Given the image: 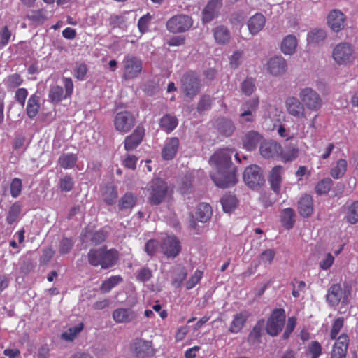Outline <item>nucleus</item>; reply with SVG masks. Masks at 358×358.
I'll return each mask as SVG.
<instances>
[{"mask_svg":"<svg viewBox=\"0 0 358 358\" xmlns=\"http://www.w3.org/2000/svg\"><path fill=\"white\" fill-rule=\"evenodd\" d=\"M233 153L234 150L230 148L220 149L209 159L212 168L210 178L218 187L227 188L237 182L235 168L231 162Z\"/></svg>","mask_w":358,"mask_h":358,"instance_id":"obj_1","label":"nucleus"},{"mask_svg":"<svg viewBox=\"0 0 358 358\" xmlns=\"http://www.w3.org/2000/svg\"><path fill=\"white\" fill-rule=\"evenodd\" d=\"M118 257V252L116 250H107L106 247L91 249L87 254L89 263L93 266H101L103 269L113 266Z\"/></svg>","mask_w":358,"mask_h":358,"instance_id":"obj_2","label":"nucleus"},{"mask_svg":"<svg viewBox=\"0 0 358 358\" xmlns=\"http://www.w3.org/2000/svg\"><path fill=\"white\" fill-rule=\"evenodd\" d=\"M121 70V77L124 80H134L142 72L143 61L135 55L127 54L122 61Z\"/></svg>","mask_w":358,"mask_h":358,"instance_id":"obj_3","label":"nucleus"},{"mask_svg":"<svg viewBox=\"0 0 358 358\" xmlns=\"http://www.w3.org/2000/svg\"><path fill=\"white\" fill-rule=\"evenodd\" d=\"M331 56L335 63L339 66H348L356 59L354 47L348 42L336 44L332 50Z\"/></svg>","mask_w":358,"mask_h":358,"instance_id":"obj_4","label":"nucleus"},{"mask_svg":"<svg viewBox=\"0 0 358 358\" xmlns=\"http://www.w3.org/2000/svg\"><path fill=\"white\" fill-rule=\"evenodd\" d=\"M148 192L150 203L158 205L164 201L168 192V187L165 181L157 178L149 182Z\"/></svg>","mask_w":358,"mask_h":358,"instance_id":"obj_5","label":"nucleus"},{"mask_svg":"<svg viewBox=\"0 0 358 358\" xmlns=\"http://www.w3.org/2000/svg\"><path fill=\"white\" fill-rule=\"evenodd\" d=\"M299 96L306 108L310 111H317L322 106V98L312 87H306L301 88L299 91Z\"/></svg>","mask_w":358,"mask_h":358,"instance_id":"obj_6","label":"nucleus"},{"mask_svg":"<svg viewBox=\"0 0 358 358\" xmlns=\"http://www.w3.org/2000/svg\"><path fill=\"white\" fill-rule=\"evenodd\" d=\"M62 83L65 90L59 85L52 86L49 92L48 97L50 101L53 103H58L64 99H66L73 94V83L71 78L64 77Z\"/></svg>","mask_w":358,"mask_h":358,"instance_id":"obj_7","label":"nucleus"},{"mask_svg":"<svg viewBox=\"0 0 358 358\" xmlns=\"http://www.w3.org/2000/svg\"><path fill=\"white\" fill-rule=\"evenodd\" d=\"M182 89L185 95L192 98L200 91L201 83L198 76L193 71L187 72L181 79Z\"/></svg>","mask_w":358,"mask_h":358,"instance_id":"obj_8","label":"nucleus"},{"mask_svg":"<svg viewBox=\"0 0 358 358\" xmlns=\"http://www.w3.org/2000/svg\"><path fill=\"white\" fill-rule=\"evenodd\" d=\"M285 310L275 309L267 321V333L272 336H277L285 325Z\"/></svg>","mask_w":358,"mask_h":358,"instance_id":"obj_9","label":"nucleus"},{"mask_svg":"<svg viewBox=\"0 0 358 358\" xmlns=\"http://www.w3.org/2000/svg\"><path fill=\"white\" fill-rule=\"evenodd\" d=\"M192 24L191 17L187 15H178L167 21L166 28L172 33H182L189 30Z\"/></svg>","mask_w":358,"mask_h":358,"instance_id":"obj_10","label":"nucleus"},{"mask_svg":"<svg viewBox=\"0 0 358 358\" xmlns=\"http://www.w3.org/2000/svg\"><path fill=\"white\" fill-rule=\"evenodd\" d=\"M160 248L166 257L175 258L181 251V245L176 236L166 235L162 238Z\"/></svg>","mask_w":358,"mask_h":358,"instance_id":"obj_11","label":"nucleus"},{"mask_svg":"<svg viewBox=\"0 0 358 358\" xmlns=\"http://www.w3.org/2000/svg\"><path fill=\"white\" fill-rule=\"evenodd\" d=\"M285 108L287 113L296 119L304 122L307 120L306 107L295 96H289L285 100Z\"/></svg>","mask_w":358,"mask_h":358,"instance_id":"obj_12","label":"nucleus"},{"mask_svg":"<svg viewBox=\"0 0 358 358\" xmlns=\"http://www.w3.org/2000/svg\"><path fill=\"white\" fill-rule=\"evenodd\" d=\"M135 119L133 115L128 111L117 113L114 118V126L121 134L128 133L134 126Z\"/></svg>","mask_w":358,"mask_h":358,"instance_id":"obj_13","label":"nucleus"},{"mask_svg":"<svg viewBox=\"0 0 358 358\" xmlns=\"http://www.w3.org/2000/svg\"><path fill=\"white\" fill-rule=\"evenodd\" d=\"M266 69L273 76H281L287 72V61L282 56L271 57L266 63Z\"/></svg>","mask_w":358,"mask_h":358,"instance_id":"obj_14","label":"nucleus"},{"mask_svg":"<svg viewBox=\"0 0 358 358\" xmlns=\"http://www.w3.org/2000/svg\"><path fill=\"white\" fill-rule=\"evenodd\" d=\"M259 104L258 97H254L245 102L241 106L240 117L245 122H252L255 120V112Z\"/></svg>","mask_w":358,"mask_h":358,"instance_id":"obj_15","label":"nucleus"},{"mask_svg":"<svg viewBox=\"0 0 358 358\" xmlns=\"http://www.w3.org/2000/svg\"><path fill=\"white\" fill-rule=\"evenodd\" d=\"M243 180L245 184L254 189L262 182L261 169L257 165H251L247 167L243 173Z\"/></svg>","mask_w":358,"mask_h":358,"instance_id":"obj_16","label":"nucleus"},{"mask_svg":"<svg viewBox=\"0 0 358 358\" xmlns=\"http://www.w3.org/2000/svg\"><path fill=\"white\" fill-rule=\"evenodd\" d=\"M349 345V338L347 334H342L333 345L330 358H346Z\"/></svg>","mask_w":358,"mask_h":358,"instance_id":"obj_17","label":"nucleus"},{"mask_svg":"<svg viewBox=\"0 0 358 358\" xmlns=\"http://www.w3.org/2000/svg\"><path fill=\"white\" fill-rule=\"evenodd\" d=\"M284 172L283 166L278 165L274 166L269 173L268 182L271 188L276 194H279L280 192Z\"/></svg>","mask_w":358,"mask_h":358,"instance_id":"obj_18","label":"nucleus"},{"mask_svg":"<svg viewBox=\"0 0 358 358\" xmlns=\"http://www.w3.org/2000/svg\"><path fill=\"white\" fill-rule=\"evenodd\" d=\"M132 349L139 357L153 355L155 353L152 342L142 338L136 339L132 344Z\"/></svg>","mask_w":358,"mask_h":358,"instance_id":"obj_19","label":"nucleus"},{"mask_svg":"<svg viewBox=\"0 0 358 358\" xmlns=\"http://www.w3.org/2000/svg\"><path fill=\"white\" fill-rule=\"evenodd\" d=\"M345 16L338 10H333L327 16V24L335 32H338L345 27Z\"/></svg>","mask_w":358,"mask_h":358,"instance_id":"obj_20","label":"nucleus"},{"mask_svg":"<svg viewBox=\"0 0 358 358\" xmlns=\"http://www.w3.org/2000/svg\"><path fill=\"white\" fill-rule=\"evenodd\" d=\"M180 145L179 139L176 137L168 138L164 142L162 150V157L165 160H171L176 156Z\"/></svg>","mask_w":358,"mask_h":358,"instance_id":"obj_21","label":"nucleus"},{"mask_svg":"<svg viewBox=\"0 0 358 358\" xmlns=\"http://www.w3.org/2000/svg\"><path fill=\"white\" fill-rule=\"evenodd\" d=\"M145 135V129L141 127H137L133 133L124 140V148L127 151H131L136 148L141 143Z\"/></svg>","mask_w":358,"mask_h":358,"instance_id":"obj_22","label":"nucleus"},{"mask_svg":"<svg viewBox=\"0 0 358 358\" xmlns=\"http://www.w3.org/2000/svg\"><path fill=\"white\" fill-rule=\"evenodd\" d=\"M221 6V0H210L203 10V22L204 23H208L213 20L217 15Z\"/></svg>","mask_w":358,"mask_h":358,"instance_id":"obj_23","label":"nucleus"},{"mask_svg":"<svg viewBox=\"0 0 358 358\" xmlns=\"http://www.w3.org/2000/svg\"><path fill=\"white\" fill-rule=\"evenodd\" d=\"M282 151V147L280 144L274 141L262 143L259 148L261 155L264 158H273L280 154Z\"/></svg>","mask_w":358,"mask_h":358,"instance_id":"obj_24","label":"nucleus"},{"mask_svg":"<svg viewBox=\"0 0 358 358\" xmlns=\"http://www.w3.org/2000/svg\"><path fill=\"white\" fill-rule=\"evenodd\" d=\"M298 211L301 216L310 217L313 213V201L311 196L303 195L298 201Z\"/></svg>","mask_w":358,"mask_h":358,"instance_id":"obj_25","label":"nucleus"},{"mask_svg":"<svg viewBox=\"0 0 358 358\" xmlns=\"http://www.w3.org/2000/svg\"><path fill=\"white\" fill-rule=\"evenodd\" d=\"M136 317V313L129 308H120L113 313V318L116 323H129Z\"/></svg>","mask_w":358,"mask_h":358,"instance_id":"obj_26","label":"nucleus"},{"mask_svg":"<svg viewBox=\"0 0 358 358\" xmlns=\"http://www.w3.org/2000/svg\"><path fill=\"white\" fill-rule=\"evenodd\" d=\"M266 24V18L262 13H256L248 21V27L252 35L258 34L263 29Z\"/></svg>","mask_w":358,"mask_h":358,"instance_id":"obj_27","label":"nucleus"},{"mask_svg":"<svg viewBox=\"0 0 358 358\" xmlns=\"http://www.w3.org/2000/svg\"><path fill=\"white\" fill-rule=\"evenodd\" d=\"M249 314L246 311H242L234 315L229 331L232 334L240 332L243 328Z\"/></svg>","mask_w":358,"mask_h":358,"instance_id":"obj_28","label":"nucleus"},{"mask_svg":"<svg viewBox=\"0 0 358 358\" xmlns=\"http://www.w3.org/2000/svg\"><path fill=\"white\" fill-rule=\"evenodd\" d=\"M261 139L262 136L258 132L250 131L242 139L243 148L248 151L253 150L259 143Z\"/></svg>","mask_w":358,"mask_h":358,"instance_id":"obj_29","label":"nucleus"},{"mask_svg":"<svg viewBox=\"0 0 358 358\" xmlns=\"http://www.w3.org/2000/svg\"><path fill=\"white\" fill-rule=\"evenodd\" d=\"M298 45V40L294 35L289 34L286 36L281 42V51L285 55H293Z\"/></svg>","mask_w":358,"mask_h":358,"instance_id":"obj_30","label":"nucleus"},{"mask_svg":"<svg viewBox=\"0 0 358 358\" xmlns=\"http://www.w3.org/2000/svg\"><path fill=\"white\" fill-rule=\"evenodd\" d=\"M343 294L341 286L338 284H334L328 289L327 294V301L331 306H336L341 301Z\"/></svg>","mask_w":358,"mask_h":358,"instance_id":"obj_31","label":"nucleus"},{"mask_svg":"<svg viewBox=\"0 0 358 358\" xmlns=\"http://www.w3.org/2000/svg\"><path fill=\"white\" fill-rule=\"evenodd\" d=\"M345 218L350 224H355L358 222V201L350 203H346L343 206Z\"/></svg>","mask_w":358,"mask_h":358,"instance_id":"obj_32","label":"nucleus"},{"mask_svg":"<svg viewBox=\"0 0 358 358\" xmlns=\"http://www.w3.org/2000/svg\"><path fill=\"white\" fill-rule=\"evenodd\" d=\"M213 36L216 43L220 45L228 43L231 38L229 30L223 25H220L213 29Z\"/></svg>","mask_w":358,"mask_h":358,"instance_id":"obj_33","label":"nucleus"},{"mask_svg":"<svg viewBox=\"0 0 358 358\" xmlns=\"http://www.w3.org/2000/svg\"><path fill=\"white\" fill-rule=\"evenodd\" d=\"M295 212L292 208L283 209L280 215V221L283 227L286 229H292L295 223Z\"/></svg>","mask_w":358,"mask_h":358,"instance_id":"obj_34","label":"nucleus"},{"mask_svg":"<svg viewBox=\"0 0 358 358\" xmlns=\"http://www.w3.org/2000/svg\"><path fill=\"white\" fill-rule=\"evenodd\" d=\"M136 197L131 192L124 194L118 202V208L121 211H130L135 206Z\"/></svg>","mask_w":358,"mask_h":358,"instance_id":"obj_35","label":"nucleus"},{"mask_svg":"<svg viewBox=\"0 0 358 358\" xmlns=\"http://www.w3.org/2000/svg\"><path fill=\"white\" fill-rule=\"evenodd\" d=\"M78 161L76 154L64 153L58 159V164L64 169H73Z\"/></svg>","mask_w":358,"mask_h":358,"instance_id":"obj_36","label":"nucleus"},{"mask_svg":"<svg viewBox=\"0 0 358 358\" xmlns=\"http://www.w3.org/2000/svg\"><path fill=\"white\" fill-rule=\"evenodd\" d=\"M40 99L36 94L31 95L27 106V114L29 118L35 117L39 110Z\"/></svg>","mask_w":358,"mask_h":358,"instance_id":"obj_37","label":"nucleus"},{"mask_svg":"<svg viewBox=\"0 0 358 358\" xmlns=\"http://www.w3.org/2000/svg\"><path fill=\"white\" fill-rule=\"evenodd\" d=\"M212 215L211 206L206 203H200L196 213V220L201 222H206Z\"/></svg>","mask_w":358,"mask_h":358,"instance_id":"obj_38","label":"nucleus"},{"mask_svg":"<svg viewBox=\"0 0 358 358\" xmlns=\"http://www.w3.org/2000/svg\"><path fill=\"white\" fill-rule=\"evenodd\" d=\"M347 161L344 159H340L336 162L335 165L331 168L330 171V174L334 179H339L345 175L347 171Z\"/></svg>","mask_w":358,"mask_h":358,"instance_id":"obj_39","label":"nucleus"},{"mask_svg":"<svg viewBox=\"0 0 358 358\" xmlns=\"http://www.w3.org/2000/svg\"><path fill=\"white\" fill-rule=\"evenodd\" d=\"M123 281V278L120 275H113L109 278L103 281L100 290L102 293H108L113 288Z\"/></svg>","mask_w":358,"mask_h":358,"instance_id":"obj_40","label":"nucleus"},{"mask_svg":"<svg viewBox=\"0 0 358 358\" xmlns=\"http://www.w3.org/2000/svg\"><path fill=\"white\" fill-rule=\"evenodd\" d=\"M84 325L82 322L69 327L61 334V338L66 341H73L83 329Z\"/></svg>","mask_w":358,"mask_h":358,"instance_id":"obj_41","label":"nucleus"},{"mask_svg":"<svg viewBox=\"0 0 358 358\" xmlns=\"http://www.w3.org/2000/svg\"><path fill=\"white\" fill-rule=\"evenodd\" d=\"M159 124L162 129L170 133L177 127L178 120L176 117L166 115L162 117Z\"/></svg>","mask_w":358,"mask_h":358,"instance_id":"obj_42","label":"nucleus"},{"mask_svg":"<svg viewBox=\"0 0 358 358\" xmlns=\"http://www.w3.org/2000/svg\"><path fill=\"white\" fill-rule=\"evenodd\" d=\"M223 210L230 213L234 211L238 205V200L234 195H224L221 199Z\"/></svg>","mask_w":358,"mask_h":358,"instance_id":"obj_43","label":"nucleus"},{"mask_svg":"<svg viewBox=\"0 0 358 358\" xmlns=\"http://www.w3.org/2000/svg\"><path fill=\"white\" fill-rule=\"evenodd\" d=\"M275 252L273 249H266L262 251L258 257L259 264H263L264 266L271 265L275 258Z\"/></svg>","mask_w":358,"mask_h":358,"instance_id":"obj_44","label":"nucleus"},{"mask_svg":"<svg viewBox=\"0 0 358 358\" xmlns=\"http://www.w3.org/2000/svg\"><path fill=\"white\" fill-rule=\"evenodd\" d=\"M103 200L108 205H112L115 203L117 198V191L113 185L106 186L103 194Z\"/></svg>","mask_w":358,"mask_h":358,"instance_id":"obj_45","label":"nucleus"},{"mask_svg":"<svg viewBox=\"0 0 358 358\" xmlns=\"http://www.w3.org/2000/svg\"><path fill=\"white\" fill-rule=\"evenodd\" d=\"M326 38V32L323 29H314L308 33V43H319Z\"/></svg>","mask_w":358,"mask_h":358,"instance_id":"obj_46","label":"nucleus"},{"mask_svg":"<svg viewBox=\"0 0 358 358\" xmlns=\"http://www.w3.org/2000/svg\"><path fill=\"white\" fill-rule=\"evenodd\" d=\"M22 206L19 203L15 202L13 204H12V206L9 208L8 215L6 217L7 222L9 224H13V222H15L17 220L20 214Z\"/></svg>","mask_w":358,"mask_h":358,"instance_id":"obj_47","label":"nucleus"},{"mask_svg":"<svg viewBox=\"0 0 358 358\" xmlns=\"http://www.w3.org/2000/svg\"><path fill=\"white\" fill-rule=\"evenodd\" d=\"M322 346L317 341H312L308 346L306 357L310 358H319L322 355Z\"/></svg>","mask_w":358,"mask_h":358,"instance_id":"obj_48","label":"nucleus"},{"mask_svg":"<svg viewBox=\"0 0 358 358\" xmlns=\"http://www.w3.org/2000/svg\"><path fill=\"white\" fill-rule=\"evenodd\" d=\"M27 17L36 24H41L47 19L45 12L43 10H32L27 14Z\"/></svg>","mask_w":358,"mask_h":358,"instance_id":"obj_49","label":"nucleus"},{"mask_svg":"<svg viewBox=\"0 0 358 358\" xmlns=\"http://www.w3.org/2000/svg\"><path fill=\"white\" fill-rule=\"evenodd\" d=\"M335 256L331 252L324 253L320 258L319 267L320 269L327 271L334 264Z\"/></svg>","mask_w":358,"mask_h":358,"instance_id":"obj_50","label":"nucleus"},{"mask_svg":"<svg viewBox=\"0 0 358 358\" xmlns=\"http://www.w3.org/2000/svg\"><path fill=\"white\" fill-rule=\"evenodd\" d=\"M332 186V180L331 178H324L320 181L315 186V192L321 195L329 192Z\"/></svg>","mask_w":358,"mask_h":358,"instance_id":"obj_51","label":"nucleus"},{"mask_svg":"<svg viewBox=\"0 0 358 358\" xmlns=\"http://www.w3.org/2000/svg\"><path fill=\"white\" fill-rule=\"evenodd\" d=\"M219 130L220 133L226 136H231L234 131V126L231 120H222L219 123Z\"/></svg>","mask_w":358,"mask_h":358,"instance_id":"obj_52","label":"nucleus"},{"mask_svg":"<svg viewBox=\"0 0 358 358\" xmlns=\"http://www.w3.org/2000/svg\"><path fill=\"white\" fill-rule=\"evenodd\" d=\"M22 182L18 178H15L12 180L10 185V192L12 197H18L22 192Z\"/></svg>","mask_w":358,"mask_h":358,"instance_id":"obj_53","label":"nucleus"},{"mask_svg":"<svg viewBox=\"0 0 358 358\" xmlns=\"http://www.w3.org/2000/svg\"><path fill=\"white\" fill-rule=\"evenodd\" d=\"M255 81L252 78H247L241 84V90L243 94L246 96L251 95L255 90Z\"/></svg>","mask_w":358,"mask_h":358,"instance_id":"obj_54","label":"nucleus"},{"mask_svg":"<svg viewBox=\"0 0 358 358\" xmlns=\"http://www.w3.org/2000/svg\"><path fill=\"white\" fill-rule=\"evenodd\" d=\"M282 161L287 162L296 159L299 155V149L296 147H292L287 150L280 152Z\"/></svg>","mask_w":358,"mask_h":358,"instance_id":"obj_55","label":"nucleus"},{"mask_svg":"<svg viewBox=\"0 0 358 358\" xmlns=\"http://www.w3.org/2000/svg\"><path fill=\"white\" fill-rule=\"evenodd\" d=\"M88 68L87 64L85 63H78L76 64L74 71L73 75L76 78L79 80H83L85 78V76L87 73Z\"/></svg>","mask_w":358,"mask_h":358,"instance_id":"obj_56","label":"nucleus"},{"mask_svg":"<svg viewBox=\"0 0 358 358\" xmlns=\"http://www.w3.org/2000/svg\"><path fill=\"white\" fill-rule=\"evenodd\" d=\"M152 18V15L149 13H147L146 15H144L140 17L138 22V28L141 34H144L148 31V27Z\"/></svg>","mask_w":358,"mask_h":358,"instance_id":"obj_57","label":"nucleus"},{"mask_svg":"<svg viewBox=\"0 0 358 358\" xmlns=\"http://www.w3.org/2000/svg\"><path fill=\"white\" fill-rule=\"evenodd\" d=\"M203 272L200 270H196L193 275L186 282V288L191 289L194 288L201 280Z\"/></svg>","mask_w":358,"mask_h":358,"instance_id":"obj_58","label":"nucleus"},{"mask_svg":"<svg viewBox=\"0 0 358 358\" xmlns=\"http://www.w3.org/2000/svg\"><path fill=\"white\" fill-rule=\"evenodd\" d=\"M343 327V318H337L334 320L332 327L330 331V337L332 340L336 339L338 333L341 330Z\"/></svg>","mask_w":358,"mask_h":358,"instance_id":"obj_59","label":"nucleus"},{"mask_svg":"<svg viewBox=\"0 0 358 358\" xmlns=\"http://www.w3.org/2000/svg\"><path fill=\"white\" fill-rule=\"evenodd\" d=\"M74 185L73 178L69 176H66L59 181V187L64 192L71 191Z\"/></svg>","mask_w":358,"mask_h":358,"instance_id":"obj_60","label":"nucleus"},{"mask_svg":"<svg viewBox=\"0 0 358 358\" xmlns=\"http://www.w3.org/2000/svg\"><path fill=\"white\" fill-rule=\"evenodd\" d=\"M212 99L209 96H203L197 106V110L199 113H202L210 108Z\"/></svg>","mask_w":358,"mask_h":358,"instance_id":"obj_61","label":"nucleus"},{"mask_svg":"<svg viewBox=\"0 0 358 358\" xmlns=\"http://www.w3.org/2000/svg\"><path fill=\"white\" fill-rule=\"evenodd\" d=\"M11 33L7 26H4L0 31V47L6 46L10 38Z\"/></svg>","mask_w":358,"mask_h":358,"instance_id":"obj_62","label":"nucleus"},{"mask_svg":"<svg viewBox=\"0 0 358 358\" xmlns=\"http://www.w3.org/2000/svg\"><path fill=\"white\" fill-rule=\"evenodd\" d=\"M22 78L19 74L14 73L7 78L6 83L10 87H17L22 83Z\"/></svg>","mask_w":358,"mask_h":358,"instance_id":"obj_63","label":"nucleus"},{"mask_svg":"<svg viewBox=\"0 0 358 358\" xmlns=\"http://www.w3.org/2000/svg\"><path fill=\"white\" fill-rule=\"evenodd\" d=\"M159 248V243L156 240H149L145 246V251L150 256H153Z\"/></svg>","mask_w":358,"mask_h":358,"instance_id":"obj_64","label":"nucleus"}]
</instances>
